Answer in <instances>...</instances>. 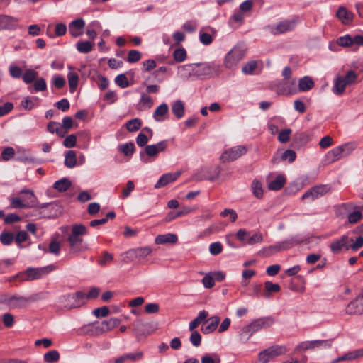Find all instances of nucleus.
Listing matches in <instances>:
<instances>
[{"mask_svg":"<svg viewBox=\"0 0 363 363\" xmlns=\"http://www.w3.org/2000/svg\"><path fill=\"white\" fill-rule=\"evenodd\" d=\"M86 233V228L84 225L79 224L72 226L71 233L67 239L72 252L77 253L82 251L83 239L81 238V235Z\"/></svg>","mask_w":363,"mask_h":363,"instance_id":"nucleus-1","label":"nucleus"},{"mask_svg":"<svg viewBox=\"0 0 363 363\" xmlns=\"http://www.w3.org/2000/svg\"><path fill=\"white\" fill-rule=\"evenodd\" d=\"M357 79V73L353 70H349L345 76H337L335 80L333 91L337 95L342 94L347 86L356 83Z\"/></svg>","mask_w":363,"mask_h":363,"instance_id":"nucleus-2","label":"nucleus"},{"mask_svg":"<svg viewBox=\"0 0 363 363\" xmlns=\"http://www.w3.org/2000/svg\"><path fill=\"white\" fill-rule=\"evenodd\" d=\"M61 302L67 310L79 308L86 303V294L78 291L74 294L64 296Z\"/></svg>","mask_w":363,"mask_h":363,"instance_id":"nucleus-3","label":"nucleus"},{"mask_svg":"<svg viewBox=\"0 0 363 363\" xmlns=\"http://www.w3.org/2000/svg\"><path fill=\"white\" fill-rule=\"evenodd\" d=\"M286 351L287 350L284 346H272L259 352L256 363H267L269 360L285 354Z\"/></svg>","mask_w":363,"mask_h":363,"instance_id":"nucleus-4","label":"nucleus"},{"mask_svg":"<svg viewBox=\"0 0 363 363\" xmlns=\"http://www.w3.org/2000/svg\"><path fill=\"white\" fill-rule=\"evenodd\" d=\"M245 50L240 46L233 48L226 55L225 65L228 68L235 67L243 57Z\"/></svg>","mask_w":363,"mask_h":363,"instance_id":"nucleus-5","label":"nucleus"},{"mask_svg":"<svg viewBox=\"0 0 363 363\" xmlns=\"http://www.w3.org/2000/svg\"><path fill=\"white\" fill-rule=\"evenodd\" d=\"M247 152V148L245 146H236L225 151L220 156V160L223 162H232L245 155Z\"/></svg>","mask_w":363,"mask_h":363,"instance_id":"nucleus-6","label":"nucleus"},{"mask_svg":"<svg viewBox=\"0 0 363 363\" xmlns=\"http://www.w3.org/2000/svg\"><path fill=\"white\" fill-rule=\"evenodd\" d=\"M346 313L351 315L363 314V293L357 296L346 307Z\"/></svg>","mask_w":363,"mask_h":363,"instance_id":"nucleus-7","label":"nucleus"},{"mask_svg":"<svg viewBox=\"0 0 363 363\" xmlns=\"http://www.w3.org/2000/svg\"><path fill=\"white\" fill-rule=\"evenodd\" d=\"M29 201L23 202V198L13 197L11 199L13 208H35L38 206V199L34 194H29Z\"/></svg>","mask_w":363,"mask_h":363,"instance_id":"nucleus-8","label":"nucleus"},{"mask_svg":"<svg viewBox=\"0 0 363 363\" xmlns=\"http://www.w3.org/2000/svg\"><path fill=\"white\" fill-rule=\"evenodd\" d=\"M1 298L0 302L5 303L10 308L25 307L29 302V299L24 297L1 296Z\"/></svg>","mask_w":363,"mask_h":363,"instance_id":"nucleus-9","label":"nucleus"},{"mask_svg":"<svg viewBox=\"0 0 363 363\" xmlns=\"http://www.w3.org/2000/svg\"><path fill=\"white\" fill-rule=\"evenodd\" d=\"M182 68L189 71V74H191L192 72L196 77H203L210 72V69L206 64L186 65L183 66Z\"/></svg>","mask_w":363,"mask_h":363,"instance_id":"nucleus-10","label":"nucleus"},{"mask_svg":"<svg viewBox=\"0 0 363 363\" xmlns=\"http://www.w3.org/2000/svg\"><path fill=\"white\" fill-rule=\"evenodd\" d=\"M329 191V189L325 185L316 186L311 189L302 196V200L310 199L313 201Z\"/></svg>","mask_w":363,"mask_h":363,"instance_id":"nucleus-11","label":"nucleus"},{"mask_svg":"<svg viewBox=\"0 0 363 363\" xmlns=\"http://www.w3.org/2000/svg\"><path fill=\"white\" fill-rule=\"evenodd\" d=\"M352 241L348 236L343 235L339 240L333 242L330 244V249L334 253H339L342 248L349 249V243Z\"/></svg>","mask_w":363,"mask_h":363,"instance_id":"nucleus-12","label":"nucleus"},{"mask_svg":"<svg viewBox=\"0 0 363 363\" xmlns=\"http://www.w3.org/2000/svg\"><path fill=\"white\" fill-rule=\"evenodd\" d=\"M85 26V22L82 18H78L69 25V32L72 36L77 38L83 33V30Z\"/></svg>","mask_w":363,"mask_h":363,"instance_id":"nucleus-13","label":"nucleus"},{"mask_svg":"<svg viewBox=\"0 0 363 363\" xmlns=\"http://www.w3.org/2000/svg\"><path fill=\"white\" fill-rule=\"evenodd\" d=\"M336 16L344 25L351 24L354 18V14L344 6L338 8Z\"/></svg>","mask_w":363,"mask_h":363,"instance_id":"nucleus-14","label":"nucleus"},{"mask_svg":"<svg viewBox=\"0 0 363 363\" xmlns=\"http://www.w3.org/2000/svg\"><path fill=\"white\" fill-rule=\"evenodd\" d=\"M180 174L181 173L179 172H177L175 173H168L162 175L155 184V187L160 188L167 185L169 183L175 181L179 177Z\"/></svg>","mask_w":363,"mask_h":363,"instance_id":"nucleus-15","label":"nucleus"},{"mask_svg":"<svg viewBox=\"0 0 363 363\" xmlns=\"http://www.w3.org/2000/svg\"><path fill=\"white\" fill-rule=\"evenodd\" d=\"M178 241L177 235L173 233H167L164 235H159L155 238L157 245H164L167 243L175 244Z\"/></svg>","mask_w":363,"mask_h":363,"instance_id":"nucleus-16","label":"nucleus"},{"mask_svg":"<svg viewBox=\"0 0 363 363\" xmlns=\"http://www.w3.org/2000/svg\"><path fill=\"white\" fill-rule=\"evenodd\" d=\"M46 273V270L44 268H28L26 272V280H34L39 279L43 274Z\"/></svg>","mask_w":363,"mask_h":363,"instance_id":"nucleus-17","label":"nucleus"},{"mask_svg":"<svg viewBox=\"0 0 363 363\" xmlns=\"http://www.w3.org/2000/svg\"><path fill=\"white\" fill-rule=\"evenodd\" d=\"M166 143L162 141L157 145H147L145 147V152L150 157L155 156L158 152H162L166 149Z\"/></svg>","mask_w":363,"mask_h":363,"instance_id":"nucleus-18","label":"nucleus"},{"mask_svg":"<svg viewBox=\"0 0 363 363\" xmlns=\"http://www.w3.org/2000/svg\"><path fill=\"white\" fill-rule=\"evenodd\" d=\"M207 321L209 322V323L206 326L201 327V331L204 334H209L217 328L220 323V318L215 315L211 317Z\"/></svg>","mask_w":363,"mask_h":363,"instance_id":"nucleus-19","label":"nucleus"},{"mask_svg":"<svg viewBox=\"0 0 363 363\" xmlns=\"http://www.w3.org/2000/svg\"><path fill=\"white\" fill-rule=\"evenodd\" d=\"M315 86L314 81L308 76L301 78L298 82V89L301 91H307L312 89Z\"/></svg>","mask_w":363,"mask_h":363,"instance_id":"nucleus-20","label":"nucleus"},{"mask_svg":"<svg viewBox=\"0 0 363 363\" xmlns=\"http://www.w3.org/2000/svg\"><path fill=\"white\" fill-rule=\"evenodd\" d=\"M294 22L293 21H284L280 22L273 31L274 34H280L287 32L293 28Z\"/></svg>","mask_w":363,"mask_h":363,"instance_id":"nucleus-21","label":"nucleus"},{"mask_svg":"<svg viewBox=\"0 0 363 363\" xmlns=\"http://www.w3.org/2000/svg\"><path fill=\"white\" fill-rule=\"evenodd\" d=\"M128 253L136 258L143 259L152 253V249L150 247H139L130 250Z\"/></svg>","mask_w":363,"mask_h":363,"instance_id":"nucleus-22","label":"nucleus"},{"mask_svg":"<svg viewBox=\"0 0 363 363\" xmlns=\"http://www.w3.org/2000/svg\"><path fill=\"white\" fill-rule=\"evenodd\" d=\"M286 182V177L283 174H279L269 184L268 188L270 190L278 191L284 186Z\"/></svg>","mask_w":363,"mask_h":363,"instance_id":"nucleus-23","label":"nucleus"},{"mask_svg":"<svg viewBox=\"0 0 363 363\" xmlns=\"http://www.w3.org/2000/svg\"><path fill=\"white\" fill-rule=\"evenodd\" d=\"M272 323V320L269 318H259L251 323L252 329H254L255 332L262 328L269 326Z\"/></svg>","mask_w":363,"mask_h":363,"instance_id":"nucleus-24","label":"nucleus"},{"mask_svg":"<svg viewBox=\"0 0 363 363\" xmlns=\"http://www.w3.org/2000/svg\"><path fill=\"white\" fill-rule=\"evenodd\" d=\"M208 316V313L206 311L199 312V315L189 323V330H194L201 323H202Z\"/></svg>","mask_w":363,"mask_h":363,"instance_id":"nucleus-25","label":"nucleus"},{"mask_svg":"<svg viewBox=\"0 0 363 363\" xmlns=\"http://www.w3.org/2000/svg\"><path fill=\"white\" fill-rule=\"evenodd\" d=\"M363 357V348L358 349L354 351H351L342 357L339 358L336 360V362L339 361H345V360H354Z\"/></svg>","mask_w":363,"mask_h":363,"instance_id":"nucleus-26","label":"nucleus"},{"mask_svg":"<svg viewBox=\"0 0 363 363\" xmlns=\"http://www.w3.org/2000/svg\"><path fill=\"white\" fill-rule=\"evenodd\" d=\"M289 247V245L286 242H284L273 246H270L264 250V252L267 256L272 255V254L286 250Z\"/></svg>","mask_w":363,"mask_h":363,"instance_id":"nucleus-27","label":"nucleus"},{"mask_svg":"<svg viewBox=\"0 0 363 363\" xmlns=\"http://www.w3.org/2000/svg\"><path fill=\"white\" fill-rule=\"evenodd\" d=\"M143 353L141 352H138L135 354H127L125 355H123L121 357H119L116 359H115L114 362L115 363H124L127 360L130 361H135L137 359H139L142 357Z\"/></svg>","mask_w":363,"mask_h":363,"instance_id":"nucleus-28","label":"nucleus"},{"mask_svg":"<svg viewBox=\"0 0 363 363\" xmlns=\"http://www.w3.org/2000/svg\"><path fill=\"white\" fill-rule=\"evenodd\" d=\"M121 323L120 319L117 318H111L108 320H104L101 323L102 326L104 327V330H106V332H108L112 330L113 328H116Z\"/></svg>","mask_w":363,"mask_h":363,"instance_id":"nucleus-29","label":"nucleus"},{"mask_svg":"<svg viewBox=\"0 0 363 363\" xmlns=\"http://www.w3.org/2000/svg\"><path fill=\"white\" fill-rule=\"evenodd\" d=\"M65 164L68 168H72L76 165L77 156L74 151L69 150L67 152L65 159Z\"/></svg>","mask_w":363,"mask_h":363,"instance_id":"nucleus-30","label":"nucleus"},{"mask_svg":"<svg viewBox=\"0 0 363 363\" xmlns=\"http://www.w3.org/2000/svg\"><path fill=\"white\" fill-rule=\"evenodd\" d=\"M172 112L177 118H182L184 114V106L182 101H176L172 107Z\"/></svg>","mask_w":363,"mask_h":363,"instance_id":"nucleus-31","label":"nucleus"},{"mask_svg":"<svg viewBox=\"0 0 363 363\" xmlns=\"http://www.w3.org/2000/svg\"><path fill=\"white\" fill-rule=\"evenodd\" d=\"M69 86L71 92H74L78 85L79 76L75 72H69L67 75Z\"/></svg>","mask_w":363,"mask_h":363,"instance_id":"nucleus-32","label":"nucleus"},{"mask_svg":"<svg viewBox=\"0 0 363 363\" xmlns=\"http://www.w3.org/2000/svg\"><path fill=\"white\" fill-rule=\"evenodd\" d=\"M265 292L264 296L267 297L270 296L272 293H277L280 291V286L277 284H273L271 281H266L264 283Z\"/></svg>","mask_w":363,"mask_h":363,"instance_id":"nucleus-33","label":"nucleus"},{"mask_svg":"<svg viewBox=\"0 0 363 363\" xmlns=\"http://www.w3.org/2000/svg\"><path fill=\"white\" fill-rule=\"evenodd\" d=\"M118 150L126 157H130L135 151V145L132 143L124 144L118 147Z\"/></svg>","mask_w":363,"mask_h":363,"instance_id":"nucleus-34","label":"nucleus"},{"mask_svg":"<svg viewBox=\"0 0 363 363\" xmlns=\"http://www.w3.org/2000/svg\"><path fill=\"white\" fill-rule=\"evenodd\" d=\"M70 186L71 182L66 178L59 180L54 184V188L60 191H65Z\"/></svg>","mask_w":363,"mask_h":363,"instance_id":"nucleus-35","label":"nucleus"},{"mask_svg":"<svg viewBox=\"0 0 363 363\" xmlns=\"http://www.w3.org/2000/svg\"><path fill=\"white\" fill-rule=\"evenodd\" d=\"M326 157L331 161L335 162L342 157V153L339 147V146L332 149L330 150Z\"/></svg>","mask_w":363,"mask_h":363,"instance_id":"nucleus-36","label":"nucleus"},{"mask_svg":"<svg viewBox=\"0 0 363 363\" xmlns=\"http://www.w3.org/2000/svg\"><path fill=\"white\" fill-rule=\"evenodd\" d=\"M142 123L141 121L138 118H134L130 120L126 123V128L130 132H135L138 130L141 127Z\"/></svg>","mask_w":363,"mask_h":363,"instance_id":"nucleus-37","label":"nucleus"},{"mask_svg":"<svg viewBox=\"0 0 363 363\" xmlns=\"http://www.w3.org/2000/svg\"><path fill=\"white\" fill-rule=\"evenodd\" d=\"M94 44L89 41H80L77 44V48L79 52L86 53L91 51L93 48Z\"/></svg>","mask_w":363,"mask_h":363,"instance_id":"nucleus-38","label":"nucleus"},{"mask_svg":"<svg viewBox=\"0 0 363 363\" xmlns=\"http://www.w3.org/2000/svg\"><path fill=\"white\" fill-rule=\"evenodd\" d=\"M60 359V354L57 350H51L44 354V360L48 363L56 362Z\"/></svg>","mask_w":363,"mask_h":363,"instance_id":"nucleus-39","label":"nucleus"},{"mask_svg":"<svg viewBox=\"0 0 363 363\" xmlns=\"http://www.w3.org/2000/svg\"><path fill=\"white\" fill-rule=\"evenodd\" d=\"M173 57L175 60V61L178 62H182L184 61L186 58V52L182 48L176 49L173 52Z\"/></svg>","mask_w":363,"mask_h":363,"instance_id":"nucleus-40","label":"nucleus"},{"mask_svg":"<svg viewBox=\"0 0 363 363\" xmlns=\"http://www.w3.org/2000/svg\"><path fill=\"white\" fill-rule=\"evenodd\" d=\"M168 111V106L166 104H162L155 111L154 117L157 121L161 120V116H164Z\"/></svg>","mask_w":363,"mask_h":363,"instance_id":"nucleus-41","label":"nucleus"},{"mask_svg":"<svg viewBox=\"0 0 363 363\" xmlns=\"http://www.w3.org/2000/svg\"><path fill=\"white\" fill-rule=\"evenodd\" d=\"M14 238L13 233L4 231L0 235V241L4 245L11 244Z\"/></svg>","mask_w":363,"mask_h":363,"instance_id":"nucleus-42","label":"nucleus"},{"mask_svg":"<svg viewBox=\"0 0 363 363\" xmlns=\"http://www.w3.org/2000/svg\"><path fill=\"white\" fill-rule=\"evenodd\" d=\"M140 58L141 53L138 50H132L128 54L127 61L130 63H133L139 61Z\"/></svg>","mask_w":363,"mask_h":363,"instance_id":"nucleus-43","label":"nucleus"},{"mask_svg":"<svg viewBox=\"0 0 363 363\" xmlns=\"http://www.w3.org/2000/svg\"><path fill=\"white\" fill-rule=\"evenodd\" d=\"M342 153L349 155L356 149V145L354 143H347L339 146Z\"/></svg>","mask_w":363,"mask_h":363,"instance_id":"nucleus-44","label":"nucleus"},{"mask_svg":"<svg viewBox=\"0 0 363 363\" xmlns=\"http://www.w3.org/2000/svg\"><path fill=\"white\" fill-rule=\"evenodd\" d=\"M38 73L33 69H28L23 76V81L28 84L35 80L37 77Z\"/></svg>","mask_w":363,"mask_h":363,"instance_id":"nucleus-45","label":"nucleus"},{"mask_svg":"<svg viewBox=\"0 0 363 363\" xmlns=\"http://www.w3.org/2000/svg\"><path fill=\"white\" fill-rule=\"evenodd\" d=\"M109 313H110V311L107 306L97 308L94 309L93 311V314L96 318H104V317H106Z\"/></svg>","mask_w":363,"mask_h":363,"instance_id":"nucleus-46","label":"nucleus"},{"mask_svg":"<svg viewBox=\"0 0 363 363\" xmlns=\"http://www.w3.org/2000/svg\"><path fill=\"white\" fill-rule=\"evenodd\" d=\"M1 320L6 328H11L14 323V317L12 314L7 313L2 315Z\"/></svg>","mask_w":363,"mask_h":363,"instance_id":"nucleus-47","label":"nucleus"},{"mask_svg":"<svg viewBox=\"0 0 363 363\" xmlns=\"http://www.w3.org/2000/svg\"><path fill=\"white\" fill-rule=\"evenodd\" d=\"M291 130L289 128L281 130L278 136V140L282 143H287L289 140Z\"/></svg>","mask_w":363,"mask_h":363,"instance_id":"nucleus-48","label":"nucleus"},{"mask_svg":"<svg viewBox=\"0 0 363 363\" xmlns=\"http://www.w3.org/2000/svg\"><path fill=\"white\" fill-rule=\"evenodd\" d=\"M323 342L322 341H314V342H303L301 344L298 349L302 350H306L311 348H313L315 347L320 346Z\"/></svg>","mask_w":363,"mask_h":363,"instance_id":"nucleus-49","label":"nucleus"},{"mask_svg":"<svg viewBox=\"0 0 363 363\" xmlns=\"http://www.w3.org/2000/svg\"><path fill=\"white\" fill-rule=\"evenodd\" d=\"M116 83L121 88H125L129 86L126 76L123 74H119L116 77Z\"/></svg>","mask_w":363,"mask_h":363,"instance_id":"nucleus-50","label":"nucleus"},{"mask_svg":"<svg viewBox=\"0 0 363 363\" xmlns=\"http://www.w3.org/2000/svg\"><path fill=\"white\" fill-rule=\"evenodd\" d=\"M337 43L342 47H350L352 45V38L350 35H345L339 38Z\"/></svg>","mask_w":363,"mask_h":363,"instance_id":"nucleus-51","label":"nucleus"},{"mask_svg":"<svg viewBox=\"0 0 363 363\" xmlns=\"http://www.w3.org/2000/svg\"><path fill=\"white\" fill-rule=\"evenodd\" d=\"M253 194L257 198H262L263 196V191L262 189V184L257 181H255L252 183Z\"/></svg>","mask_w":363,"mask_h":363,"instance_id":"nucleus-52","label":"nucleus"},{"mask_svg":"<svg viewBox=\"0 0 363 363\" xmlns=\"http://www.w3.org/2000/svg\"><path fill=\"white\" fill-rule=\"evenodd\" d=\"M15 155V151L13 147H8L4 149L1 152V157L4 160L7 161L12 158Z\"/></svg>","mask_w":363,"mask_h":363,"instance_id":"nucleus-53","label":"nucleus"},{"mask_svg":"<svg viewBox=\"0 0 363 363\" xmlns=\"http://www.w3.org/2000/svg\"><path fill=\"white\" fill-rule=\"evenodd\" d=\"M60 247V243L56 240H53L49 245V252L55 255H58Z\"/></svg>","mask_w":363,"mask_h":363,"instance_id":"nucleus-54","label":"nucleus"},{"mask_svg":"<svg viewBox=\"0 0 363 363\" xmlns=\"http://www.w3.org/2000/svg\"><path fill=\"white\" fill-rule=\"evenodd\" d=\"M77 142V138L74 135H68L63 142V145L68 148L75 146Z\"/></svg>","mask_w":363,"mask_h":363,"instance_id":"nucleus-55","label":"nucleus"},{"mask_svg":"<svg viewBox=\"0 0 363 363\" xmlns=\"http://www.w3.org/2000/svg\"><path fill=\"white\" fill-rule=\"evenodd\" d=\"M257 66L256 61L249 62L242 67V72L245 74H251L256 69Z\"/></svg>","mask_w":363,"mask_h":363,"instance_id":"nucleus-56","label":"nucleus"},{"mask_svg":"<svg viewBox=\"0 0 363 363\" xmlns=\"http://www.w3.org/2000/svg\"><path fill=\"white\" fill-rule=\"evenodd\" d=\"M190 340L194 346L197 347L201 344V336L197 331L193 330L190 337Z\"/></svg>","mask_w":363,"mask_h":363,"instance_id":"nucleus-57","label":"nucleus"},{"mask_svg":"<svg viewBox=\"0 0 363 363\" xmlns=\"http://www.w3.org/2000/svg\"><path fill=\"white\" fill-rule=\"evenodd\" d=\"M362 218V213L360 211H354L348 216V222L354 224L357 223Z\"/></svg>","mask_w":363,"mask_h":363,"instance_id":"nucleus-58","label":"nucleus"},{"mask_svg":"<svg viewBox=\"0 0 363 363\" xmlns=\"http://www.w3.org/2000/svg\"><path fill=\"white\" fill-rule=\"evenodd\" d=\"M332 144L333 138L329 135L323 137L319 142V145L323 149L330 147Z\"/></svg>","mask_w":363,"mask_h":363,"instance_id":"nucleus-59","label":"nucleus"},{"mask_svg":"<svg viewBox=\"0 0 363 363\" xmlns=\"http://www.w3.org/2000/svg\"><path fill=\"white\" fill-rule=\"evenodd\" d=\"M147 327V324H144L140 320H138V323L135 325L133 330L138 335H144L145 329Z\"/></svg>","mask_w":363,"mask_h":363,"instance_id":"nucleus-60","label":"nucleus"},{"mask_svg":"<svg viewBox=\"0 0 363 363\" xmlns=\"http://www.w3.org/2000/svg\"><path fill=\"white\" fill-rule=\"evenodd\" d=\"M281 158L282 160H288L289 162H292L296 159V152L294 150H287L283 153Z\"/></svg>","mask_w":363,"mask_h":363,"instance_id":"nucleus-61","label":"nucleus"},{"mask_svg":"<svg viewBox=\"0 0 363 363\" xmlns=\"http://www.w3.org/2000/svg\"><path fill=\"white\" fill-rule=\"evenodd\" d=\"M210 252L212 255H218L222 252L223 247L220 242H213L210 245Z\"/></svg>","mask_w":363,"mask_h":363,"instance_id":"nucleus-62","label":"nucleus"},{"mask_svg":"<svg viewBox=\"0 0 363 363\" xmlns=\"http://www.w3.org/2000/svg\"><path fill=\"white\" fill-rule=\"evenodd\" d=\"M363 247V237H358L356 240L352 243H349V249H352V250H357L358 249Z\"/></svg>","mask_w":363,"mask_h":363,"instance_id":"nucleus-63","label":"nucleus"},{"mask_svg":"<svg viewBox=\"0 0 363 363\" xmlns=\"http://www.w3.org/2000/svg\"><path fill=\"white\" fill-rule=\"evenodd\" d=\"M34 88L36 91H45L46 89L45 81L42 78L36 80L34 83Z\"/></svg>","mask_w":363,"mask_h":363,"instance_id":"nucleus-64","label":"nucleus"}]
</instances>
